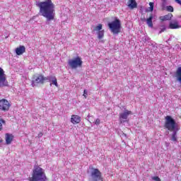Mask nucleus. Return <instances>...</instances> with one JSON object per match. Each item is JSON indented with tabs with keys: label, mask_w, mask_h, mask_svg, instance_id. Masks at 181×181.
I'll use <instances>...</instances> for the list:
<instances>
[{
	"label": "nucleus",
	"mask_w": 181,
	"mask_h": 181,
	"mask_svg": "<svg viewBox=\"0 0 181 181\" xmlns=\"http://www.w3.org/2000/svg\"><path fill=\"white\" fill-rule=\"evenodd\" d=\"M37 6L40 9L41 16L46 18L48 21H54L56 16L55 6L52 1H45L39 2Z\"/></svg>",
	"instance_id": "nucleus-1"
},
{
	"label": "nucleus",
	"mask_w": 181,
	"mask_h": 181,
	"mask_svg": "<svg viewBox=\"0 0 181 181\" xmlns=\"http://www.w3.org/2000/svg\"><path fill=\"white\" fill-rule=\"evenodd\" d=\"M29 181H47V177L45 170L39 165H35L33 170L32 177L29 178Z\"/></svg>",
	"instance_id": "nucleus-2"
},
{
	"label": "nucleus",
	"mask_w": 181,
	"mask_h": 181,
	"mask_svg": "<svg viewBox=\"0 0 181 181\" xmlns=\"http://www.w3.org/2000/svg\"><path fill=\"white\" fill-rule=\"evenodd\" d=\"M107 26L113 35H118L119 33H121L122 25L121 21H119V19L116 18L115 21L109 23Z\"/></svg>",
	"instance_id": "nucleus-3"
},
{
	"label": "nucleus",
	"mask_w": 181,
	"mask_h": 181,
	"mask_svg": "<svg viewBox=\"0 0 181 181\" xmlns=\"http://www.w3.org/2000/svg\"><path fill=\"white\" fill-rule=\"evenodd\" d=\"M47 80H49V76H45L42 74H34L32 78L31 86L36 87L38 84H45Z\"/></svg>",
	"instance_id": "nucleus-4"
},
{
	"label": "nucleus",
	"mask_w": 181,
	"mask_h": 181,
	"mask_svg": "<svg viewBox=\"0 0 181 181\" xmlns=\"http://www.w3.org/2000/svg\"><path fill=\"white\" fill-rule=\"evenodd\" d=\"M165 122L164 124L165 128L168 131H175L176 129V121L172 118V116L167 115L165 117Z\"/></svg>",
	"instance_id": "nucleus-5"
},
{
	"label": "nucleus",
	"mask_w": 181,
	"mask_h": 181,
	"mask_svg": "<svg viewBox=\"0 0 181 181\" xmlns=\"http://www.w3.org/2000/svg\"><path fill=\"white\" fill-rule=\"evenodd\" d=\"M68 64L71 69H77V67H81L83 66V61L81 60V57H76L72 59H69Z\"/></svg>",
	"instance_id": "nucleus-6"
},
{
	"label": "nucleus",
	"mask_w": 181,
	"mask_h": 181,
	"mask_svg": "<svg viewBox=\"0 0 181 181\" xmlns=\"http://www.w3.org/2000/svg\"><path fill=\"white\" fill-rule=\"evenodd\" d=\"M90 176L93 179V181H104L103 177V174L98 168H92Z\"/></svg>",
	"instance_id": "nucleus-7"
},
{
	"label": "nucleus",
	"mask_w": 181,
	"mask_h": 181,
	"mask_svg": "<svg viewBox=\"0 0 181 181\" xmlns=\"http://www.w3.org/2000/svg\"><path fill=\"white\" fill-rule=\"evenodd\" d=\"M11 105H12L11 104V102H9L8 100H0V111H3V112H6L10 110Z\"/></svg>",
	"instance_id": "nucleus-8"
},
{
	"label": "nucleus",
	"mask_w": 181,
	"mask_h": 181,
	"mask_svg": "<svg viewBox=\"0 0 181 181\" xmlns=\"http://www.w3.org/2000/svg\"><path fill=\"white\" fill-rule=\"evenodd\" d=\"M9 83L8 80H6V74H5V71L4 69L0 67V87H8Z\"/></svg>",
	"instance_id": "nucleus-9"
},
{
	"label": "nucleus",
	"mask_w": 181,
	"mask_h": 181,
	"mask_svg": "<svg viewBox=\"0 0 181 181\" xmlns=\"http://www.w3.org/2000/svg\"><path fill=\"white\" fill-rule=\"evenodd\" d=\"M132 115V112L131 110H126L124 112L119 114V119L120 123L127 122V119H128L129 115Z\"/></svg>",
	"instance_id": "nucleus-10"
},
{
	"label": "nucleus",
	"mask_w": 181,
	"mask_h": 181,
	"mask_svg": "<svg viewBox=\"0 0 181 181\" xmlns=\"http://www.w3.org/2000/svg\"><path fill=\"white\" fill-rule=\"evenodd\" d=\"M71 124H74V125L80 124V122H81V117H80L77 115H71Z\"/></svg>",
	"instance_id": "nucleus-11"
},
{
	"label": "nucleus",
	"mask_w": 181,
	"mask_h": 181,
	"mask_svg": "<svg viewBox=\"0 0 181 181\" xmlns=\"http://www.w3.org/2000/svg\"><path fill=\"white\" fill-rule=\"evenodd\" d=\"M13 138H15L13 134L6 133L5 134L6 144V145H11V144H12V141H13Z\"/></svg>",
	"instance_id": "nucleus-12"
},
{
	"label": "nucleus",
	"mask_w": 181,
	"mask_h": 181,
	"mask_svg": "<svg viewBox=\"0 0 181 181\" xmlns=\"http://www.w3.org/2000/svg\"><path fill=\"white\" fill-rule=\"evenodd\" d=\"M25 52H26V48L23 45H21L16 49V53L18 56H21Z\"/></svg>",
	"instance_id": "nucleus-13"
},
{
	"label": "nucleus",
	"mask_w": 181,
	"mask_h": 181,
	"mask_svg": "<svg viewBox=\"0 0 181 181\" xmlns=\"http://www.w3.org/2000/svg\"><path fill=\"white\" fill-rule=\"evenodd\" d=\"M173 18V14L172 13H168L165 16H160L159 19L161 21V22H165V21H170Z\"/></svg>",
	"instance_id": "nucleus-14"
},
{
	"label": "nucleus",
	"mask_w": 181,
	"mask_h": 181,
	"mask_svg": "<svg viewBox=\"0 0 181 181\" xmlns=\"http://www.w3.org/2000/svg\"><path fill=\"white\" fill-rule=\"evenodd\" d=\"M127 6L129 9H135V8L138 7V4H136V1H129L127 2Z\"/></svg>",
	"instance_id": "nucleus-15"
},
{
	"label": "nucleus",
	"mask_w": 181,
	"mask_h": 181,
	"mask_svg": "<svg viewBox=\"0 0 181 181\" xmlns=\"http://www.w3.org/2000/svg\"><path fill=\"white\" fill-rule=\"evenodd\" d=\"M48 80H49L50 83H52L55 87H59V84L57 83V78L54 76H48Z\"/></svg>",
	"instance_id": "nucleus-16"
},
{
	"label": "nucleus",
	"mask_w": 181,
	"mask_h": 181,
	"mask_svg": "<svg viewBox=\"0 0 181 181\" xmlns=\"http://www.w3.org/2000/svg\"><path fill=\"white\" fill-rule=\"evenodd\" d=\"M152 19H153V14H151L148 18L146 19V23L148 28H153V23L152 22Z\"/></svg>",
	"instance_id": "nucleus-17"
},
{
	"label": "nucleus",
	"mask_w": 181,
	"mask_h": 181,
	"mask_svg": "<svg viewBox=\"0 0 181 181\" xmlns=\"http://www.w3.org/2000/svg\"><path fill=\"white\" fill-rule=\"evenodd\" d=\"M179 28H180V25H179V23L177 21H175L174 23H170V29H179Z\"/></svg>",
	"instance_id": "nucleus-18"
},
{
	"label": "nucleus",
	"mask_w": 181,
	"mask_h": 181,
	"mask_svg": "<svg viewBox=\"0 0 181 181\" xmlns=\"http://www.w3.org/2000/svg\"><path fill=\"white\" fill-rule=\"evenodd\" d=\"M150 7L145 10V12H152L153 11V6H155V3L150 2L149 3Z\"/></svg>",
	"instance_id": "nucleus-19"
},
{
	"label": "nucleus",
	"mask_w": 181,
	"mask_h": 181,
	"mask_svg": "<svg viewBox=\"0 0 181 181\" xmlns=\"http://www.w3.org/2000/svg\"><path fill=\"white\" fill-rule=\"evenodd\" d=\"M176 135H177V129L174 130V132L172 134L171 140L173 141V142H176V141H177V138L176 137Z\"/></svg>",
	"instance_id": "nucleus-20"
},
{
	"label": "nucleus",
	"mask_w": 181,
	"mask_h": 181,
	"mask_svg": "<svg viewBox=\"0 0 181 181\" xmlns=\"http://www.w3.org/2000/svg\"><path fill=\"white\" fill-rule=\"evenodd\" d=\"M5 124H6V122L5 121V119L0 118V132L4 129L3 125H5Z\"/></svg>",
	"instance_id": "nucleus-21"
},
{
	"label": "nucleus",
	"mask_w": 181,
	"mask_h": 181,
	"mask_svg": "<svg viewBox=\"0 0 181 181\" xmlns=\"http://www.w3.org/2000/svg\"><path fill=\"white\" fill-rule=\"evenodd\" d=\"M98 39H103L104 37V30L98 32Z\"/></svg>",
	"instance_id": "nucleus-22"
},
{
	"label": "nucleus",
	"mask_w": 181,
	"mask_h": 181,
	"mask_svg": "<svg viewBox=\"0 0 181 181\" xmlns=\"http://www.w3.org/2000/svg\"><path fill=\"white\" fill-rule=\"evenodd\" d=\"M101 29H103V24H98L94 29L93 30L96 32H100Z\"/></svg>",
	"instance_id": "nucleus-23"
},
{
	"label": "nucleus",
	"mask_w": 181,
	"mask_h": 181,
	"mask_svg": "<svg viewBox=\"0 0 181 181\" xmlns=\"http://www.w3.org/2000/svg\"><path fill=\"white\" fill-rule=\"evenodd\" d=\"M166 11L168 12H173V6H166Z\"/></svg>",
	"instance_id": "nucleus-24"
},
{
	"label": "nucleus",
	"mask_w": 181,
	"mask_h": 181,
	"mask_svg": "<svg viewBox=\"0 0 181 181\" xmlns=\"http://www.w3.org/2000/svg\"><path fill=\"white\" fill-rule=\"evenodd\" d=\"M100 119H96L95 122V125H100Z\"/></svg>",
	"instance_id": "nucleus-25"
},
{
	"label": "nucleus",
	"mask_w": 181,
	"mask_h": 181,
	"mask_svg": "<svg viewBox=\"0 0 181 181\" xmlns=\"http://www.w3.org/2000/svg\"><path fill=\"white\" fill-rule=\"evenodd\" d=\"M153 180H156V181H161L160 178H159V177L158 176L153 177Z\"/></svg>",
	"instance_id": "nucleus-26"
},
{
	"label": "nucleus",
	"mask_w": 181,
	"mask_h": 181,
	"mask_svg": "<svg viewBox=\"0 0 181 181\" xmlns=\"http://www.w3.org/2000/svg\"><path fill=\"white\" fill-rule=\"evenodd\" d=\"M83 97H85V98H87V90H83Z\"/></svg>",
	"instance_id": "nucleus-27"
},
{
	"label": "nucleus",
	"mask_w": 181,
	"mask_h": 181,
	"mask_svg": "<svg viewBox=\"0 0 181 181\" xmlns=\"http://www.w3.org/2000/svg\"><path fill=\"white\" fill-rule=\"evenodd\" d=\"M165 30H166V28L164 27L163 29L160 30L159 33H162L163 32H165Z\"/></svg>",
	"instance_id": "nucleus-28"
},
{
	"label": "nucleus",
	"mask_w": 181,
	"mask_h": 181,
	"mask_svg": "<svg viewBox=\"0 0 181 181\" xmlns=\"http://www.w3.org/2000/svg\"><path fill=\"white\" fill-rule=\"evenodd\" d=\"M42 136H43V133L42 132H40L38 134V138H42Z\"/></svg>",
	"instance_id": "nucleus-29"
},
{
	"label": "nucleus",
	"mask_w": 181,
	"mask_h": 181,
	"mask_svg": "<svg viewBox=\"0 0 181 181\" xmlns=\"http://www.w3.org/2000/svg\"><path fill=\"white\" fill-rule=\"evenodd\" d=\"M177 4H179L180 5H181V1H177Z\"/></svg>",
	"instance_id": "nucleus-30"
},
{
	"label": "nucleus",
	"mask_w": 181,
	"mask_h": 181,
	"mask_svg": "<svg viewBox=\"0 0 181 181\" xmlns=\"http://www.w3.org/2000/svg\"><path fill=\"white\" fill-rule=\"evenodd\" d=\"M1 142H2V139H0V144H1Z\"/></svg>",
	"instance_id": "nucleus-31"
},
{
	"label": "nucleus",
	"mask_w": 181,
	"mask_h": 181,
	"mask_svg": "<svg viewBox=\"0 0 181 181\" xmlns=\"http://www.w3.org/2000/svg\"><path fill=\"white\" fill-rule=\"evenodd\" d=\"M175 1H179V0H175Z\"/></svg>",
	"instance_id": "nucleus-32"
}]
</instances>
